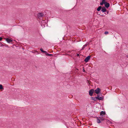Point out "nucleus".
Returning <instances> with one entry per match:
<instances>
[{"mask_svg": "<svg viewBox=\"0 0 128 128\" xmlns=\"http://www.w3.org/2000/svg\"><path fill=\"white\" fill-rule=\"evenodd\" d=\"M44 16V15L42 13H40L38 14L37 15V17L38 18H42Z\"/></svg>", "mask_w": 128, "mask_h": 128, "instance_id": "f257e3e1", "label": "nucleus"}, {"mask_svg": "<svg viewBox=\"0 0 128 128\" xmlns=\"http://www.w3.org/2000/svg\"><path fill=\"white\" fill-rule=\"evenodd\" d=\"M100 89L99 88H98L94 90L95 92L97 94H98L100 92Z\"/></svg>", "mask_w": 128, "mask_h": 128, "instance_id": "f03ea898", "label": "nucleus"}, {"mask_svg": "<svg viewBox=\"0 0 128 128\" xmlns=\"http://www.w3.org/2000/svg\"><path fill=\"white\" fill-rule=\"evenodd\" d=\"M94 91V90L93 89L90 90L89 91V94L91 96H92Z\"/></svg>", "mask_w": 128, "mask_h": 128, "instance_id": "7ed1b4c3", "label": "nucleus"}, {"mask_svg": "<svg viewBox=\"0 0 128 128\" xmlns=\"http://www.w3.org/2000/svg\"><path fill=\"white\" fill-rule=\"evenodd\" d=\"M90 56H88L85 58L84 61L86 62H88L89 60H90Z\"/></svg>", "mask_w": 128, "mask_h": 128, "instance_id": "20e7f679", "label": "nucleus"}, {"mask_svg": "<svg viewBox=\"0 0 128 128\" xmlns=\"http://www.w3.org/2000/svg\"><path fill=\"white\" fill-rule=\"evenodd\" d=\"M104 4L106 8H108L110 6L109 4V3H107V2H105Z\"/></svg>", "mask_w": 128, "mask_h": 128, "instance_id": "39448f33", "label": "nucleus"}, {"mask_svg": "<svg viewBox=\"0 0 128 128\" xmlns=\"http://www.w3.org/2000/svg\"><path fill=\"white\" fill-rule=\"evenodd\" d=\"M6 40L8 43L12 41V40L8 38H6Z\"/></svg>", "mask_w": 128, "mask_h": 128, "instance_id": "423d86ee", "label": "nucleus"}, {"mask_svg": "<svg viewBox=\"0 0 128 128\" xmlns=\"http://www.w3.org/2000/svg\"><path fill=\"white\" fill-rule=\"evenodd\" d=\"M106 113L105 112L102 111L100 112V115L101 116H103L104 115H105Z\"/></svg>", "mask_w": 128, "mask_h": 128, "instance_id": "0eeeda50", "label": "nucleus"}, {"mask_svg": "<svg viewBox=\"0 0 128 128\" xmlns=\"http://www.w3.org/2000/svg\"><path fill=\"white\" fill-rule=\"evenodd\" d=\"M97 119V122L98 123H100L101 122L100 118L98 117L96 118Z\"/></svg>", "mask_w": 128, "mask_h": 128, "instance_id": "6e6552de", "label": "nucleus"}, {"mask_svg": "<svg viewBox=\"0 0 128 128\" xmlns=\"http://www.w3.org/2000/svg\"><path fill=\"white\" fill-rule=\"evenodd\" d=\"M97 100H102L103 99V98L102 97H100L98 95H97Z\"/></svg>", "mask_w": 128, "mask_h": 128, "instance_id": "1a4fd4ad", "label": "nucleus"}, {"mask_svg": "<svg viewBox=\"0 0 128 128\" xmlns=\"http://www.w3.org/2000/svg\"><path fill=\"white\" fill-rule=\"evenodd\" d=\"M102 12H104L106 11V9L104 7H102Z\"/></svg>", "mask_w": 128, "mask_h": 128, "instance_id": "9d476101", "label": "nucleus"}, {"mask_svg": "<svg viewBox=\"0 0 128 128\" xmlns=\"http://www.w3.org/2000/svg\"><path fill=\"white\" fill-rule=\"evenodd\" d=\"M92 100H94V101H96L98 100L97 97L95 98L92 97Z\"/></svg>", "mask_w": 128, "mask_h": 128, "instance_id": "9b49d317", "label": "nucleus"}, {"mask_svg": "<svg viewBox=\"0 0 128 128\" xmlns=\"http://www.w3.org/2000/svg\"><path fill=\"white\" fill-rule=\"evenodd\" d=\"M99 118H100L101 122L103 121L104 120H105V119L103 117H99Z\"/></svg>", "mask_w": 128, "mask_h": 128, "instance_id": "f8f14e48", "label": "nucleus"}, {"mask_svg": "<svg viewBox=\"0 0 128 128\" xmlns=\"http://www.w3.org/2000/svg\"><path fill=\"white\" fill-rule=\"evenodd\" d=\"M102 8V7L101 6H99L97 8V10L98 11H99Z\"/></svg>", "mask_w": 128, "mask_h": 128, "instance_id": "ddd939ff", "label": "nucleus"}, {"mask_svg": "<svg viewBox=\"0 0 128 128\" xmlns=\"http://www.w3.org/2000/svg\"><path fill=\"white\" fill-rule=\"evenodd\" d=\"M40 51L44 53H45V52H46L45 51H44L42 49V48H40Z\"/></svg>", "mask_w": 128, "mask_h": 128, "instance_id": "4468645a", "label": "nucleus"}, {"mask_svg": "<svg viewBox=\"0 0 128 128\" xmlns=\"http://www.w3.org/2000/svg\"><path fill=\"white\" fill-rule=\"evenodd\" d=\"M87 46V44H85L83 46V47L82 48V50H83L84 48V47L85 46Z\"/></svg>", "mask_w": 128, "mask_h": 128, "instance_id": "2eb2a0df", "label": "nucleus"}, {"mask_svg": "<svg viewBox=\"0 0 128 128\" xmlns=\"http://www.w3.org/2000/svg\"><path fill=\"white\" fill-rule=\"evenodd\" d=\"M3 88L2 86V84H0V90H2Z\"/></svg>", "mask_w": 128, "mask_h": 128, "instance_id": "dca6fc26", "label": "nucleus"}, {"mask_svg": "<svg viewBox=\"0 0 128 128\" xmlns=\"http://www.w3.org/2000/svg\"><path fill=\"white\" fill-rule=\"evenodd\" d=\"M46 55L49 56H50L52 55V54L48 53H46Z\"/></svg>", "mask_w": 128, "mask_h": 128, "instance_id": "f3484780", "label": "nucleus"}, {"mask_svg": "<svg viewBox=\"0 0 128 128\" xmlns=\"http://www.w3.org/2000/svg\"><path fill=\"white\" fill-rule=\"evenodd\" d=\"M104 3H104V2H103V1H102V2H101V3H100V5H102L104 4Z\"/></svg>", "mask_w": 128, "mask_h": 128, "instance_id": "a211bd4d", "label": "nucleus"}, {"mask_svg": "<svg viewBox=\"0 0 128 128\" xmlns=\"http://www.w3.org/2000/svg\"><path fill=\"white\" fill-rule=\"evenodd\" d=\"M87 82L89 84V85H90V80H87Z\"/></svg>", "mask_w": 128, "mask_h": 128, "instance_id": "6ab92c4d", "label": "nucleus"}, {"mask_svg": "<svg viewBox=\"0 0 128 128\" xmlns=\"http://www.w3.org/2000/svg\"><path fill=\"white\" fill-rule=\"evenodd\" d=\"M104 34H108V32L106 31L105 32Z\"/></svg>", "mask_w": 128, "mask_h": 128, "instance_id": "aec40b11", "label": "nucleus"}, {"mask_svg": "<svg viewBox=\"0 0 128 128\" xmlns=\"http://www.w3.org/2000/svg\"><path fill=\"white\" fill-rule=\"evenodd\" d=\"M106 0H102V1L104 2V3H105V2H106L105 1Z\"/></svg>", "mask_w": 128, "mask_h": 128, "instance_id": "412c9836", "label": "nucleus"}, {"mask_svg": "<svg viewBox=\"0 0 128 128\" xmlns=\"http://www.w3.org/2000/svg\"><path fill=\"white\" fill-rule=\"evenodd\" d=\"M76 56H79V54L78 53H76Z\"/></svg>", "mask_w": 128, "mask_h": 128, "instance_id": "4be33fe9", "label": "nucleus"}, {"mask_svg": "<svg viewBox=\"0 0 128 128\" xmlns=\"http://www.w3.org/2000/svg\"><path fill=\"white\" fill-rule=\"evenodd\" d=\"M2 38L1 37H0V41H1L2 40Z\"/></svg>", "mask_w": 128, "mask_h": 128, "instance_id": "5701e85b", "label": "nucleus"}, {"mask_svg": "<svg viewBox=\"0 0 128 128\" xmlns=\"http://www.w3.org/2000/svg\"><path fill=\"white\" fill-rule=\"evenodd\" d=\"M66 52L67 53L68 52H71L70 51H68Z\"/></svg>", "mask_w": 128, "mask_h": 128, "instance_id": "b1692460", "label": "nucleus"}, {"mask_svg": "<svg viewBox=\"0 0 128 128\" xmlns=\"http://www.w3.org/2000/svg\"><path fill=\"white\" fill-rule=\"evenodd\" d=\"M83 71H84V72H85V71L84 70H83Z\"/></svg>", "mask_w": 128, "mask_h": 128, "instance_id": "393cba45", "label": "nucleus"}]
</instances>
